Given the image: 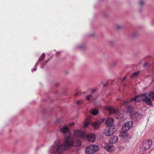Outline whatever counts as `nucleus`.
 Wrapping results in <instances>:
<instances>
[{
    "mask_svg": "<svg viewBox=\"0 0 154 154\" xmlns=\"http://www.w3.org/2000/svg\"><path fill=\"white\" fill-rule=\"evenodd\" d=\"M60 141H56L53 146H51V152L56 154L63 152L64 150L67 149L70 146H79L81 145V141L78 139L75 141L70 138V140H67L66 143L60 144Z\"/></svg>",
    "mask_w": 154,
    "mask_h": 154,
    "instance_id": "nucleus-1",
    "label": "nucleus"
},
{
    "mask_svg": "<svg viewBox=\"0 0 154 154\" xmlns=\"http://www.w3.org/2000/svg\"><path fill=\"white\" fill-rule=\"evenodd\" d=\"M134 100L135 102H139L141 100L144 102L146 104L150 106H152L151 101L148 97L146 94H142L136 97L135 98H132L130 101H125L124 102L123 105L128 104L129 102Z\"/></svg>",
    "mask_w": 154,
    "mask_h": 154,
    "instance_id": "nucleus-2",
    "label": "nucleus"
},
{
    "mask_svg": "<svg viewBox=\"0 0 154 154\" xmlns=\"http://www.w3.org/2000/svg\"><path fill=\"white\" fill-rule=\"evenodd\" d=\"M74 135L75 137L82 138L86 137L87 140L90 143L94 142L95 139L94 134H90L86 135L84 132L78 130H76L74 131Z\"/></svg>",
    "mask_w": 154,
    "mask_h": 154,
    "instance_id": "nucleus-3",
    "label": "nucleus"
},
{
    "mask_svg": "<svg viewBox=\"0 0 154 154\" xmlns=\"http://www.w3.org/2000/svg\"><path fill=\"white\" fill-rule=\"evenodd\" d=\"M124 111L125 112L129 113L132 118L137 120L141 117V115L139 113L135 112V109H134L132 106H128L126 109H125Z\"/></svg>",
    "mask_w": 154,
    "mask_h": 154,
    "instance_id": "nucleus-4",
    "label": "nucleus"
},
{
    "mask_svg": "<svg viewBox=\"0 0 154 154\" xmlns=\"http://www.w3.org/2000/svg\"><path fill=\"white\" fill-rule=\"evenodd\" d=\"M60 132L65 136L64 143L67 140H70L71 136V131L69 128L65 125L60 129Z\"/></svg>",
    "mask_w": 154,
    "mask_h": 154,
    "instance_id": "nucleus-5",
    "label": "nucleus"
},
{
    "mask_svg": "<svg viewBox=\"0 0 154 154\" xmlns=\"http://www.w3.org/2000/svg\"><path fill=\"white\" fill-rule=\"evenodd\" d=\"M116 131L114 126H112V127L106 126L105 129L103 130V134L106 136H109L113 134Z\"/></svg>",
    "mask_w": 154,
    "mask_h": 154,
    "instance_id": "nucleus-6",
    "label": "nucleus"
},
{
    "mask_svg": "<svg viewBox=\"0 0 154 154\" xmlns=\"http://www.w3.org/2000/svg\"><path fill=\"white\" fill-rule=\"evenodd\" d=\"M105 109L108 110L110 112V114L112 113L117 114L118 113V119H121L123 117V115L120 113L119 109H116L114 108L112 106L110 107L106 106L104 107Z\"/></svg>",
    "mask_w": 154,
    "mask_h": 154,
    "instance_id": "nucleus-7",
    "label": "nucleus"
},
{
    "mask_svg": "<svg viewBox=\"0 0 154 154\" xmlns=\"http://www.w3.org/2000/svg\"><path fill=\"white\" fill-rule=\"evenodd\" d=\"M152 144L151 139H146L144 140L142 143L141 148L142 151H145L149 149Z\"/></svg>",
    "mask_w": 154,
    "mask_h": 154,
    "instance_id": "nucleus-8",
    "label": "nucleus"
},
{
    "mask_svg": "<svg viewBox=\"0 0 154 154\" xmlns=\"http://www.w3.org/2000/svg\"><path fill=\"white\" fill-rule=\"evenodd\" d=\"M96 145H90L86 148L85 152L87 154H92L96 151Z\"/></svg>",
    "mask_w": 154,
    "mask_h": 154,
    "instance_id": "nucleus-9",
    "label": "nucleus"
},
{
    "mask_svg": "<svg viewBox=\"0 0 154 154\" xmlns=\"http://www.w3.org/2000/svg\"><path fill=\"white\" fill-rule=\"evenodd\" d=\"M133 124V122L132 121H128L124 124L122 128V131H128L131 128Z\"/></svg>",
    "mask_w": 154,
    "mask_h": 154,
    "instance_id": "nucleus-10",
    "label": "nucleus"
},
{
    "mask_svg": "<svg viewBox=\"0 0 154 154\" xmlns=\"http://www.w3.org/2000/svg\"><path fill=\"white\" fill-rule=\"evenodd\" d=\"M119 136L120 137H122L125 139L127 140L131 139V136L128 134L126 131H122L119 134Z\"/></svg>",
    "mask_w": 154,
    "mask_h": 154,
    "instance_id": "nucleus-11",
    "label": "nucleus"
},
{
    "mask_svg": "<svg viewBox=\"0 0 154 154\" xmlns=\"http://www.w3.org/2000/svg\"><path fill=\"white\" fill-rule=\"evenodd\" d=\"M118 139V137L117 136L113 135L109 139V142L110 143L113 144L117 142Z\"/></svg>",
    "mask_w": 154,
    "mask_h": 154,
    "instance_id": "nucleus-12",
    "label": "nucleus"
},
{
    "mask_svg": "<svg viewBox=\"0 0 154 154\" xmlns=\"http://www.w3.org/2000/svg\"><path fill=\"white\" fill-rule=\"evenodd\" d=\"M104 148L107 151L109 152H111L114 149L113 146L109 145L107 143L105 144Z\"/></svg>",
    "mask_w": 154,
    "mask_h": 154,
    "instance_id": "nucleus-13",
    "label": "nucleus"
},
{
    "mask_svg": "<svg viewBox=\"0 0 154 154\" xmlns=\"http://www.w3.org/2000/svg\"><path fill=\"white\" fill-rule=\"evenodd\" d=\"M114 119L112 118H109L107 119L106 121V126L112 127V126H114L113 124Z\"/></svg>",
    "mask_w": 154,
    "mask_h": 154,
    "instance_id": "nucleus-14",
    "label": "nucleus"
},
{
    "mask_svg": "<svg viewBox=\"0 0 154 154\" xmlns=\"http://www.w3.org/2000/svg\"><path fill=\"white\" fill-rule=\"evenodd\" d=\"M91 118L90 116H88L87 117L84 125V128H86L88 127L89 124L91 122Z\"/></svg>",
    "mask_w": 154,
    "mask_h": 154,
    "instance_id": "nucleus-15",
    "label": "nucleus"
},
{
    "mask_svg": "<svg viewBox=\"0 0 154 154\" xmlns=\"http://www.w3.org/2000/svg\"><path fill=\"white\" fill-rule=\"evenodd\" d=\"M139 73V72L138 71L133 73L131 76V78L133 79H134L137 77Z\"/></svg>",
    "mask_w": 154,
    "mask_h": 154,
    "instance_id": "nucleus-16",
    "label": "nucleus"
},
{
    "mask_svg": "<svg viewBox=\"0 0 154 154\" xmlns=\"http://www.w3.org/2000/svg\"><path fill=\"white\" fill-rule=\"evenodd\" d=\"M45 57V54L44 53H43L41 56L39 57L38 60V61L40 62L43 60H44Z\"/></svg>",
    "mask_w": 154,
    "mask_h": 154,
    "instance_id": "nucleus-17",
    "label": "nucleus"
},
{
    "mask_svg": "<svg viewBox=\"0 0 154 154\" xmlns=\"http://www.w3.org/2000/svg\"><path fill=\"white\" fill-rule=\"evenodd\" d=\"M91 113L93 115H96V109H92L91 111Z\"/></svg>",
    "mask_w": 154,
    "mask_h": 154,
    "instance_id": "nucleus-18",
    "label": "nucleus"
},
{
    "mask_svg": "<svg viewBox=\"0 0 154 154\" xmlns=\"http://www.w3.org/2000/svg\"><path fill=\"white\" fill-rule=\"evenodd\" d=\"M149 97L152 98L154 101V92H151L149 94Z\"/></svg>",
    "mask_w": 154,
    "mask_h": 154,
    "instance_id": "nucleus-19",
    "label": "nucleus"
},
{
    "mask_svg": "<svg viewBox=\"0 0 154 154\" xmlns=\"http://www.w3.org/2000/svg\"><path fill=\"white\" fill-rule=\"evenodd\" d=\"M83 103V100H79L77 101L76 104L78 105H80L82 104Z\"/></svg>",
    "mask_w": 154,
    "mask_h": 154,
    "instance_id": "nucleus-20",
    "label": "nucleus"
},
{
    "mask_svg": "<svg viewBox=\"0 0 154 154\" xmlns=\"http://www.w3.org/2000/svg\"><path fill=\"white\" fill-rule=\"evenodd\" d=\"M104 119H103L101 120L98 121V122H97V126L100 125L104 121Z\"/></svg>",
    "mask_w": 154,
    "mask_h": 154,
    "instance_id": "nucleus-21",
    "label": "nucleus"
},
{
    "mask_svg": "<svg viewBox=\"0 0 154 154\" xmlns=\"http://www.w3.org/2000/svg\"><path fill=\"white\" fill-rule=\"evenodd\" d=\"M145 4V2L143 1H141L139 3V5L140 6L142 7Z\"/></svg>",
    "mask_w": 154,
    "mask_h": 154,
    "instance_id": "nucleus-22",
    "label": "nucleus"
},
{
    "mask_svg": "<svg viewBox=\"0 0 154 154\" xmlns=\"http://www.w3.org/2000/svg\"><path fill=\"white\" fill-rule=\"evenodd\" d=\"M92 97V95L91 94L88 95L86 97V99L88 100H89Z\"/></svg>",
    "mask_w": 154,
    "mask_h": 154,
    "instance_id": "nucleus-23",
    "label": "nucleus"
},
{
    "mask_svg": "<svg viewBox=\"0 0 154 154\" xmlns=\"http://www.w3.org/2000/svg\"><path fill=\"white\" fill-rule=\"evenodd\" d=\"M102 137V136L99 134H97V138L100 139Z\"/></svg>",
    "mask_w": 154,
    "mask_h": 154,
    "instance_id": "nucleus-24",
    "label": "nucleus"
},
{
    "mask_svg": "<svg viewBox=\"0 0 154 154\" xmlns=\"http://www.w3.org/2000/svg\"><path fill=\"white\" fill-rule=\"evenodd\" d=\"M92 125L94 128H96V122H95L94 123L92 122Z\"/></svg>",
    "mask_w": 154,
    "mask_h": 154,
    "instance_id": "nucleus-25",
    "label": "nucleus"
},
{
    "mask_svg": "<svg viewBox=\"0 0 154 154\" xmlns=\"http://www.w3.org/2000/svg\"><path fill=\"white\" fill-rule=\"evenodd\" d=\"M122 27V26L121 25L118 24L116 25V28L118 29L121 28Z\"/></svg>",
    "mask_w": 154,
    "mask_h": 154,
    "instance_id": "nucleus-26",
    "label": "nucleus"
},
{
    "mask_svg": "<svg viewBox=\"0 0 154 154\" xmlns=\"http://www.w3.org/2000/svg\"><path fill=\"white\" fill-rule=\"evenodd\" d=\"M74 124V122H72L71 123H69V125L70 126H72V125H73Z\"/></svg>",
    "mask_w": 154,
    "mask_h": 154,
    "instance_id": "nucleus-27",
    "label": "nucleus"
},
{
    "mask_svg": "<svg viewBox=\"0 0 154 154\" xmlns=\"http://www.w3.org/2000/svg\"><path fill=\"white\" fill-rule=\"evenodd\" d=\"M95 35V33H92L91 35V36L93 37Z\"/></svg>",
    "mask_w": 154,
    "mask_h": 154,
    "instance_id": "nucleus-28",
    "label": "nucleus"
},
{
    "mask_svg": "<svg viewBox=\"0 0 154 154\" xmlns=\"http://www.w3.org/2000/svg\"><path fill=\"white\" fill-rule=\"evenodd\" d=\"M36 69H37L36 68V67H34V68H33V71H35L36 70Z\"/></svg>",
    "mask_w": 154,
    "mask_h": 154,
    "instance_id": "nucleus-29",
    "label": "nucleus"
},
{
    "mask_svg": "<svg viewBox=\"0 0 154 154\" xmlns=\"http://www.w3.org/2000/svg\"><path fill=\"white\" fill-rule=\"evenodd\" d=\"M49 59L48 60H47L46 61V63L44 65H45L48 62V61H49Z\"/></svg>",
    "mask_w": 154,
    "mask_h": 154,
    "instance_id": "nucleus-30",
    "label": "nucleus"
},
{
    "mask_svg": "<svg viewBox=\"0 0 154 154\" xmlns=\"http://www.w3.org/2000/svg\"><path fill=\"white\" fill-rule=\"evenodd\" d=\"M95 91V90H93L92 91V93H94V92Z\"/></svg>",
    "mask_w": 154,
    "mask_h": 154,
    "instance_id": "nucleus-31",
    "label": "nucleus"
},
{
    "mask_svg": "<svg viewBox=\"0 0 154 154\" xmlns=\"http://www.w3.org/2000/svg\"><path fill=\"white\" fill-rule=\"evenodd\" d=\"M126 77H124L123 78V80H124L125 79H126Z\"/></svg>",
    "mask_w": 154,
    "mask_h": 154,
    "instance_id": "nucleus-32",
    "label": "nucleus"
},
{
    "mask_svg": "<svg viewBox=\"0 0 154 154\" xmlns=\"http://www.w3.org/2000/svg\"><path fill=\"white\" fill-rule=\"evenodd\" d=\"M75 96L77 95V93L75 94Z\"/></svg>",
    "mask_w": 154,
    "mask_h": 154,
    "instance_id": "nucleus-33",
    "label": "nucleus"
},
{
    "mask_svg": "<svg viewBox=\"0 0 154 154\" xmlns=\"http://www.w3.org/2000/svg\"><path fill=\"white\" fill-rule=\"evenodd\" d=\"M97 148H98L97 147Z\"/></svg>",
    "mask_w": 154,
    "mask_h": 154,
    "instance_id": "nucleus-34",
    "label": "nucleus"
},
{
    "mask_svg": "<svg viewBox=\"0 0 154 154\" xmlns=\"http://www.w3.org/2000/svg\"><path fill=\"white\" fill-rule=\"evenodd\" d=\"M98 113V111L97 110V114Z\"/></svg>",
    "mask_w": 154,
    "mask_h": 154,
    "instance_id": "nucleus-35",
    "label": "nucleus"
}]
</instances>
